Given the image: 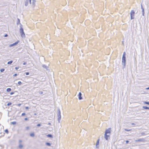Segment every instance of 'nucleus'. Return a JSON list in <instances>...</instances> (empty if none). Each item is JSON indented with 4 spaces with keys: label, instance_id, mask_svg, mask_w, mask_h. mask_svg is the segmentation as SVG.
<instances>
[{
    "label": "nucleus",
    "instance_id": "nucleus-1",
    "mask_svg": "<svg viewBox=\"0 0 149 149\" xmlns=\"http://www.w3.org/2000/svg\"><path fill=\"white\" fill-rule=\"evenodd\" d=\"M111 133V129L109 128L106 130L104 134V137L105 139L108 140L109 138V136Z\"/></svg>",
    "mask_w": 149,
    "mask_h": 149
},
{
    "label": "nucleus",
    "instance_id": "nucleus-2",
    "mask_svg": "<svg viewBox=\"0 0 149 149\" xmlns=\"http://www.w3.org/2000/svg\"><path fill=\"white\" fill-rule=\"evenodd\" d=\"M20 32L21 36L22 37H24L25 36V34L24 32L23 29L21 27L20 29Z\"/></svg>",
    "mask_w": 149,
    "mask_h": 149
},
{
    "label": "nucleus",
    "instance_id": "nucleus-3",
    "mask_svg": "<svg viewBox=\"0 0 149 149\" xmlns=\"http://www.w3.org/2000/svg\"><path fill=\"white\" fill-rule=\"evenodd\" d=\"M135 13L133 10H131L130 13L131 18V19H134V15Z\"/></svg>",
    "mask_w": 149,
    "mask_h": 149
},
{
    "label": "nucleus",
    "instance_id": "nucleus-4",
    "mask_svg": "<svg viewBox=\"0 0 149 149\" xmlns=\"http://www.w3.org/2000/svg\"><path fill=\"white\" fill-rule=\"evenodd\" d=\"M125 53L124 52L122 57V62L124 63L125 62Z\"/></svg>",
    "mask_w": 149,
    "mask_h": 149
},
{
    "label": "nucleus",
    "instance_id": "nucleus-5",
    "mask_svg": "<svg viewBox=\"0 0 149 149\" xmlns=\"http://www.w3.org/2000/svg\"><path fill=\"white\" fill-rule=\"evenodd\" d=\"M29 2L30 3H31V0H26V2H25V5L26 6H27V5Z\"/></svg>",
    "mask_w": 149,
    "mask_h": 149
},
{
    "label": "nucleus",
    "instance_id": "nucleus-6",
    "mask_svg": "<svg viewBox=\"0 0 149 149\" xmlns=\"http://www.w3.org/2000/svg\"><path fill=\"white\" fill-rule=\"evenodd\" d=\"M81 94L80 92H79V100H81L82 99V97H81Z\"/></svg>",
    "mask_w": 149,
    "mask_h": 149
},
{
    "label": "nucleus",
    "instance_id": "nucleus-7",
    "mask_svg": "<svg viewBox=\"0 0 149 149\" xmlns=\"http://www.w3.org/2000/svg\"><path fill=\"white\" fill-rule=\"evenodd\" d=\"M30 136L32 137H33L35 135L33 132L32 133L30 134Z\"/></svg>",
    "mask_w": 149,
    "mask_h": 149
},
{
    "label": "nucleus",
    "instance_id": "nucleus-8",
    "mask_svg": "<svg viewBox=\"0 0 149 149\" xmlns=\"http://www.w3.org/2000/svg\"><path fill=\"white\" fill-rule=\"evenodd\" d=\"M143 108H144V109H149V107H146V106H144L143 107Z\"/></svg>",
    "mask_w": 149,
    "mask_h": 149
},
{
    "label": "nucleus",
    "instance_id": "nucleus-9",
    "mask_svg": "<svg viewBox=\"0 0 149 149\" xmlns=\"http://www.w3.org/2000/svg\"><path fill=\"white\" fill-rule=\"evenodd\" d=\"M143 141V139H138V140H136V141L138 142V141Z\"/></svg>",
    "mask_w": 149,
    "mask_h": 149
},
{
    "label": "nucleus",
    "instance_id": "nucleus-10",
    "mask_svg": "<svg viewBox=\"0 0 149 149\" xmlns=\"http://www.w3.org/2000/svg\"><path fill=\"white\" fill-rule=\"evenodd\" d=\"M6 91L8 92H10V91H11V89L10 88H8L7 89Z\"/></svg>",
    "mask_w": 149,
    "mask_h": 149
},
{
    "label": "nucleus",
    "instance_id": "nucleus-11",
    "mask_svg": "<svg viewBox=\"0 0 149 149\" xmlns=\"http://www.w3.org/2000/svg\"><path fill=\"white\" fill-rule=\"evenodd\" d=\"M19 147L20 148H22L23 147V146L22 144H20L19 145Z\"/></svg>",
    "mask_w": 149,
    "mask_h": 149
},
{
    "label": "nucleus",
    "instance_id": "nucleus-12",
    "mask_svg": "<svg viewBox=\"0 0 149 149\" xmlns=\"http://www.w3.org/2000/svg\"><path fill=\"white\" fill-rule=\"evenodd\" d=\"M16 122H15V121L11 122V124L13 125H15L16 124Z\"/></svg>",
    "mask_w": 149,
    "mask_h": 149
},
{
    "label": "nucleus",
    "instance_id": "nucleus-13",
    "mask_svg": "<svg viewBox=\"0 0 149 149\" xmlns=\"http://www.w3.org/2000/svg\"><path fill=\"white\" fill-rule=\"evenodd\" d=\"M47 136L49 137H50V138H52V136L51 135V134H48L47 135Z\"/></svg>",
    "mask_w": 149,
    "mask_h": 149
},
{
    "label": "nucleus",
    "instance_id": "nucleus-14",
    "mask_svg": "<svg viewBox=\"0 0 149 149\" xmlns=\"http://www.w3.org/2000/svg\"><path fill=\"white\" fill-rule=\"evenodd\" d=\"M13 62V61H8L7 63L8 64H10L11 63H12Z\"/></svg>",
    "mask_w": 149,
    "mask_h": 149
},
{
    "label": "nucleus",
    "instance_id": "nucleus-15",
    "mask_svg": "<svg viewBox=\"0 0 149 149\" xmlns=\"http://www.w3.org/2000/svg\"><path fill=\"white\" fill-rule=\"evenodd\" d=\"M5 132L7 134H8V131L7 129L6 130H5Z\"/></svg>",
    "mask_w": 149,
    "mask_h": 149
},
{
    "label": "nucleus",
    "instance_id": "nucleus-16",
    "mask_svg": "<svg viewBox=\"0 0 149 149\" xmlns=\"http://www.w3.org/2000/svg\"><path fill=\"white\" fill-rule=\"evenodd\" d=\"M99 139H98V140L97 141V143H96V146L97 145H98L99 144Z\"/></svg>",
    "mask_w": 149,
    "mask_h": 149
},
{
    "label": "nucleus",
    "instance_id": "nucleus-17",
    "mask_svg": "<svg viewBox=\"0 0 149 149\" xmlns=\"http://www.w3.org/2000/svg\"><path fill=\"white\" fill-rule=\"evenodd\" d=\"M18 84L19 85H20L22 84V83L21 81H19L18 82Z\"/></svg>",
    "mask_w": 149,
    "mask_h": 149
},
{
    "label": "nucleus",
    "instance_id": "nucleus-18",
    "mask_svg": "<svg viewBox=\"0 0 149 149\" xmlns=\"http://www.w3.org/2000/svg\"><path fill=\"white\" fill-rule=\"evenodd\" d=\"M144 103L145 104H148V105H149V102H144Z\"/></svg>",
    "mask_w": 149,
    "mask_h": 149
},
{
    "label": "nucleus",
    "instance_id": "nucleus-19",
    "mask_svg": "<svg viewBox=\"0 0 149 149\" xmlns=\"http://www.w3.org/2000/svg\"><path fill=\"white\" fill-rule=\"evenodd\" d=\"M12 103L11 102H9V103H8L7 104V105L8 106H9V105H10Z\"/></svg>",
    "mask_w": 149,
    "mask_h": 149
},
{
    "label": "nucleus",
    "instance_id": "nucleus-20",
    "mask_svg": "<svg viewBox=\"0 0 149 149\" xmlns=\"http://www.w3.org/2000/svg\"><path fill=\"white\" fill-rule=\"evenodd\" d=\"M46 144L48 146H50V144L49 143H46Z\"/></svg>",
    "mask_w": 149,
    "mask_h": 149
},
{
    "label": "nucleus",
    "instance_id": "nucleus-21",
    "mask_svg": "<svg viewBox=\"0 0 149 149\" xmlns=\"http://www.w3.org/2000/svg\"><path fill=\"white\" fill-rule=\"evenodd\" d=\"M4 69H1L0 70V71L1 72H3V71H4Z\"/></svg>",
    "mask_w": 149,
    "mask_h": 149
},
{
    "label": "nucleus",
    "instance_id": "nucleus-22",
    "mask_svg": "<svg viewBox=\"0 0 149 149\" xmlns=\"http://www.w3.org/2000/svg\"><path fill=\"white\" fill-rule=\"evenodd\" d=\"M18 42H18H15V43H13L14 45H16Z\"/></svg>",
    "mask_w": 149,
    "mask_h": 149
},
{
    "label": "nucleus",
    "instance_id": "nucleus-23",
    "mask_svg": "<svg viewBox=\"0 0 149 149\" xmlns=\"http://www.w3.org/2000/svg\"><path fill=\"white\" fill-rule=\"evenodd\" d=\"M26 115V114L25 113H23L22 114V116H24Z\"/></svg>",
    "mask_w": 149,
    "mask_h": 149
},
{
    "label": "nucleus",
    "instance_id": "nucleus-24",
    "mask_svg": "<svg viewBox=\"0 0 149 149\" xmlns=\"http://www.w3.org/2000/svg\"><path fill=\"white\" fill-rule=\"evenodd\" d=\"M14 45H14V44L13 43V44H12L10 45V47H12V46H14Z\"/></svg>",
    "mask_w": 149,
    "mask_h": 149
},
{
    "label": "nucleus",
    "instance_id": "nucleus-25",
    "mask_svg": "<svg viewBox=\"0 0 149 149\" xmlns=\"http://www.w3.org/2000/svg\"><path fill=\"white\" fill-rule=\"evenodd\" d=\"M25 74H26V75H28L29 74V72H26Z\"/></svg>",
    "mask_w": 149,
    "mask_h": 149
},
{
    "label": "nucleus",
    "instance_id": "nucleus-26",
    "mask_svg": "<svg viewBox=\"0 0 149 149\" xmlns=\"http://www.w3.org/2000/svg\"><path fill=\"white\" fill-rule=\"evenodd\" d=\"M125 130L129 131L131 130H127V129H125Z\"/></svg>",
    "mask_w": 149,
    "mask_h": 149
},
{
    "label": "nucleus",
    "instance_id": "nucleus-27",
    "mask_svg": "<svg viewBox=\"0 0 149 149\" xmlns=\"http://www.w3.org/2000/svg\"><path fill=\"white\" fill-rule=\"evenodd\" d=\"M14 93V92H11V93H10V94L11 95H12Z\"/></svg>",
    "mask_w": 149,
    "mask_h": 149
},
{
    "label": "nucleus",
    "instance_id": "nucleus-28",
    "mask_svg": "<svg viewBox=\"0 0 149 149\" xmlns=\"http://www.w3.org/2000/svg\"><path fill=\"white\" fill-rule=\"evenodd\" d=\"M19 68L18 67H15V68L16 70H17L19 69Z\"/></svg>",
    "mask_w": 149,
    "mask_h": 149
},
{
    "label": "nucleus",
    "instance_id": "nucleus-29",
    "mask_svg": "<svg viewBox=\"0 0 149 149\" xmlns=\"http://www.w3.org/2000/svg\"><path fill=\"white\" fill-rule=\"evenodd\" d=\"M24 120H28V119L27 118H25Z\"/></svg>",
    "mask_w": 149,
    "mask_h": 149
},
{
    "label": "nucleus",
    "instance_id": "nucleus-30",
    "mask_svg": "<svg viewBox=\"0 0 149 149\" xmlns=\"http://www.w3.org/2000/svg\"><path fill=\"white\" fill-rule=\"evenodd\" d=\"M17 75V74H14L13 76L14 77H15V76H16Z\"/></svg>",
    "mask_w": 149,
    "mask_h": 149
},
{
    "label": "nucleus",
    "instance_id": "nucleus-31",
    "mask_svg": "<svg viewBox=\"0 0 149 149\" xmlns=\"http://www.w3.org/2000/svg\"><path fill=\"white\" fill-rule=\"evenodd\" d=\"M8 36V35L7 34H6L4 36V37H7V36Z\"/></svg>",
    "mask_w": 149,
    "mask_h": 149
},
{
    "label": "nucleus",
    "instance_id": "nucleus-32",
    "mask_svg": "<svg viewBox=\"0 0 149 149\" xmlns=\"http://www.w3.org/2000/svg\"><path fill=\"white\" fill-rule=\"evenodd\" d=\"M40 126V125L39 124H38L37 125V126Z\"/></svg>",
    "mask_w": 149,
    "mask_h": 149
},
{
    "label": "nucleus",
    "instance_id": "nucleus-33",
    "mask_svg": "<svg viewBox=\"0 0 149 149\" xmlns=\"http://www.w3.org/2000/svg\"><path fill=\"white\" fill-rule=\"evenodd\" d=\"M25 108L26 109H29V107H25Z\"/></svg>",
    "mask_w": 149,
    "mask_h": 149
},
{
    "label": "nucleus",
    "instance_id": "nucleus-34",
    "mask_svg": "<svg viewBox=\"0 0 149 149\" xmlns=\"http://www.w3.org/2000/svg\"><path fill=\"white\" fill-rule=\"evenodd\" d=\"M26 62H24V63H23V65H26Z\"/></svg>",
    "mask_w": 149,
    "mask_h": 149
},
{
    "label": "nucleus",
    "instance_id": "nucleus-35",
    "mask_svg": "<svg viewBox=\"0 0 149 149\" xmlns=\"http://www.w3.org/2000/svg\"><path fill=\"white\" fill-rule=\"evenodd\" d=\"M21 105V104H18V106H20Z\"/></svg>",
    "mask_w": 149,
    "mask_h": 149
},
{
    "label": "nucleus",
    "instance_id": "nucleus-36",
    "mask_svg": "<svg viewBox=\"0 0 149 149\" xmlns=\"http://www.w3.org/2000/svg\"><path fill=\"white\" fill-rule=\"evenodd\" d=\"M129 142V141H126V143H128Z\"/></svg>",
    "mask_w": 149,
    "mask_h": 149
},
{
    "label": "nucleus",
    "instance_id": "nucleus-37",
    "mask_svg": "<svg viewBox=\"0 0 149 149\" xmlns=\"http://www.w3.org/2000/svg\"><path fill=\"white\" fill-rule=\"evenodd\" d=\"M26 129H29V127H27Z\"/></svg>",
    "mask_w": 149,
    "mask_h": 149
},
{
    "label": "nucleus",
    "instance_id": "nucleus-38",
    "mask_svg": "<svg viewBox=\"0 0 149 149\" xmlns=\"http://www.w3.org/2000/svg\"><path fill=\"white\" fill-rule=\"evenodd\" d=\"M146 89H149V87H148V88H146Z\"/></svg>",
    "mask_w": 149,
    "mask_h": 149
}]
</instances>
